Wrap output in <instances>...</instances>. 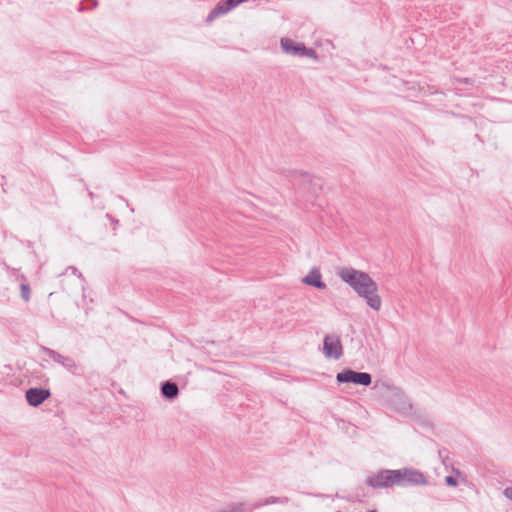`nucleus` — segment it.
Returning a JSON list of instances; mask_svg holds the SVG:
<instances>
[{
	"mask_svg": "<svg viewBox=\"0 0 512 512\" xmlns=\"http://www.w3.org/2000/svg\"><path fill=\"white\" fill-rule=\"evenodd\" d=\"M336 380L339 383H353L356 385L368 386L371 384V375L366 372H356L350 369L337 374Z\"/></svg>",
	"mask_w": 512,
	"mask_h": 512,
	"instance_id": "5",
	"label": "nucleus"
},
{
	"mask_svg": "<svg viewBox=\"0 0 512 512\" xmlns=\"http://www.w3.org/2000/svg\"><path fill=\"white\" fill-rule=\"evenodd\" d=\"M304 285L314 287L318 290H326L327 284L323 280L322 272L319 267H312L301 279Z\"/></svg>",
	"mask_w": 512,
	"mask_h": 512,
	"instance_id": "6",
	"label": "nucleus"
},
{
	"mask_svg": "<svg viewBox=\"0 0 512 512\" xmlns=\"http://www.w3.org/2000/svg\"><path fill=\"white\" fill-rule=\"evenodd\" d=\"M337 275L364 301L370 310L376 313L382 310L383 298L379 285L368 273L352 267H342L338 270Z\"/></svg>",
	"mask_w": 512,
	"mask_h": 512,
	"instance_id": "1",
	"label": "nucleus"
},
{
	"mask_svg": "<svg viewBox=\"0 0 512 512\" xmlns=\"http://www.w3.org/2000/svg\"><path fill=\"white\" fill-rule=\"evenodd\" d=\"M323 354L327 359L338 360L343 354V346L339 336L327 335L323 339Z\"/></svg>",
	"mask_w": 512,
	"mask_h": 512,
	"instance_id": "4",
	"label": "nucleus"
},
{
	"mask_svg": "<svg viewBox=\"0 0 512 512\" xmlns=\"http://www.w3.org/2000/svg\"><path fill=\"white\" fill-rule=\"evenodd\" d=\"M280 46L282 51L290 56L307 57L315 61L318 60L317 53L312 48H307L304 43L295 41L289 37H282L280 39Z\"/></svg>",
	"mask_w": 512,
	"mask_h": 512,
	"instance_id": "2",
	"label": "nucleus"
},
{
	"mask_svg": "<svg viewBox=\"0 0 512 512\" xmlns=\"http://www.w3.org/2000/svg\"><path fill=\"white\" fill-rule=\"evenodd\" d=\"M50 396V392L41 388H32L27 390L26 399L28 403L34 407L40 405Z\"/></svg>",
	"mask_w": 512,
	"mask_h": 512,
	"instance_id": "8",
	"label": "nucleus"
},
{
	"mask_svg": "<svg viewBox=\"0 0 512 512\" xmlns=\"http://www.w3.org/2000/svg\"><path fill=\"white\" fill-rule=\"evenodd\" d=\"M446 483L449 484V485H452V486L456 485V481L451 476L446 477Z\"/></svg>",
	"mask_w": 512,
	"mask_h": 512,
	"instance_id": "12",
	"label": "nucleus"
},
{
	"mask_svg": "<svg viewBox=\"0 0 512 512\" xmlns=\"http://www.w3.org/2000/svg\"><path fill=\"white\" fill-rule=\"evenodd\" d=\"M503 495L510 501H512V485L511 486H508L506 487L504 490H503Z\"/></svg>",
	"mask_w": 512,
	"mask_h": 512,
	"instance_id": "11",
	"label": "nucleus"
},
{
	"mask_svg": "<svg viewBox=\"0 0 512 512\" xmlns=\"http://www.w3.org/2000/svg\"><path fill=\"white\" fill-rule=\"evenodd\" d=\"M21 295L25 301H28L30 299V289L25 284L21 285Z\"/></svg>",
	"mask_w": 512,
	"mask_h": 512,
	"instance_id": "10",
	"label": "nucleus"
},
{
	"mask_svg": "<svg viewBox=\"0 0 512 512\" xmlns=\"http://www.w3.org/2000/svg\"><path fill=\"white\" fill-rule=\"evenodd\" d=\"M265 503H266V504L274 503V500H273V501H270V500L268 499V500H266V502H265Z\"/></svg>",
	"mask_w": 512,
	"mask_h": 512,
	"instance_id": "13",
	"label": "nucleus"
},
{
	"mask_svg": "<svg viewBox=\"0 0 512 512\" xmlns=\"http://www.w3.org/2000/svg\"><path fill=\"white\" fill-rule=\"evenodd\" d=\"M400 485H421L425 484V478L422 473L413 469H399Z\"/></svg>",
	"mask_w": 512,
	"mask_h": 512,
	"instance_id": "7",
	"label": "nucleus"
},
{
	"mask_svg": "<svg viewBox=\"0 0 512 512\" xmlns=\"http://www.w3.org/2000/svg\"><path fill=\"white\" fill-rule=\"evenodd\" d=\"M162 394L169 399H173L178 395V387L174 383L166 382L161 388Z\"/></svg>",
	"mask_w": 512,
	"mask_h": 512,
	"instance_id": "9",
	"label": "nucleus"
},
{
	"mask_svg": "<svg viewBox=\"0 0 512 512\" xmlns=\"http://www.w3.org/2000/svg\"><path fill=\"white\" fill-rule=\"evenodd\" d=\"M399 476V470H381L369 476L366 482L373 488L391 487L393 485H400Z\"/></svg>",
	"mask_w": 512,
	"mask_h": 512,
	"instance_id": "3",
	"label": "nucleus"
}]
</instances>
